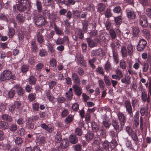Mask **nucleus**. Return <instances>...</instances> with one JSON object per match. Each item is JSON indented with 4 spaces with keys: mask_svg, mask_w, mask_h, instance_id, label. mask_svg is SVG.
Listing matches in <instances>:
<instances>
[{
    "mask_svg": "<svg viewBox=\"0 0 151 151\" xmlns=\"http://www.w3.org/2000/svg\"><path fill=\"white\" fill-rule=\"evenodd\" d=\"M16 78L15 75H12L10 71L5 70L3 71L0 75V80L6 81L9 80H14Z\"/></svg>",
    "mask_w": 151,
    "mask_h": 151,
    "instance_id": "f257e3e1",
    "label": "nucleus"
},
{
    "mask_svg": "<svg viewBox=\"0 0 151 151\" xmlns=\"http://www.w3.org/2000/svg\"><path fill=\"white\" fill-rule=\"evenodd\" d=\"M125 132L132 139L135 143H136L138 141V137L136 131L134 130L133 128L129 126H126L124 128Z\"/></svg>",
    "mask_w": 151,
    "mask_h": 151,
    "instance_id": "f03ea898",
    "label": "nucleus"
},
{
    "mask_svg": "<svg viewBox=\"0 0 151 151\" xmlns=\"http://www.w3.org/2000/svg\"><path fill=\"white\" fill-rule=\"evenodd\" d=\"M29 4L28 0H20L17 6V9L21 12L24 11L29 6Z\"/></svg>",
    "mask_w": 151,
    "mask_h": 151,
    "instance_id": "7ed1b4c3",
    "label": "nucleus"
},
{
    "mask_svg": "<svg viewBox=\"0 0 151 151\" xmlns=\"http://www.w3.org/2000/svg\"><path fill=\"white\" fill-rule=\"evenodd\" d=\"M34 22L35 24L38 26H42L46 23L44 18L41 15L35 16L34 17Z\"/></svg>",
    "mask_w": 151,
    "mask_h": 151,
    "instance_id": "20e7f679",
    "label": "nucleus"
},
{
    "mask_svg": "<svg viewBox=\"0 0 151 151\" xmlns=\"http://www.w3.org/2000/svg\"><path fill=\"white\" fill-rule=\"evenodd\" d=\"M40 126L42 128L48 133H52L54 130V126L50 124H47L45 123H43L41 124Z\"/></svg>",
    "mask_w": 151,
    "mask_h": 151,
    "instance_id": "39448f33",
    "label": "nucleus"
},
{
    "mask_svg": "<svg viewBox=\"0 0 151 151\" xmlns=\"http://www.w3.org/2000/svg\"><path fill=\"white\" fill-rule=\"evenodd\" d=\"M147 42L144 39L140 40L137 46V48L138 51H141L143 50L147 45Z\"/></svg>",
    "mask_w": 151,
    "mask_h": 151,
    "instance_id": "423d86ee",
    "label": "nucleus"
},
{
    "mask_svg": "<svg viewBox=\"0 0 151 151\" xmlns=\"http://www.w3.org/2000/svg\"><path fill=\"white\" fill-rule=\"evenodd\" d=\"M14 91L19 96H22L24 94V90L20 85H16L13 87Z\"/></svg>",
    "mask_w": 151,
    "mask_h": 151,
    "instance_id": "0eeeda50",
    "label": "nucleus"
},
{
    "mask_svg": "<svg viewBox=\"0 0 151 151\" xmlns=\"http://www.w3.org/2000/svg\"><path fill=\"white\" fill-rule=\"evenodd\" d=\"M91 54L93 56H103L105 55V53L102 49H99L96 50H92L91 51Z\"/></svg>",
    "mask_w": 151,
    "mask_h": 151,
    "instance_id": "6e6552de",
    "label": "nucleus"
},
{
    "mask_svg": "<svg viewBox=\"0 0 151 151\" xmlns=\"http://www.w3.org/2000/svg\"><path fill=\"white\" fill-rule=\"evenodd\" d=\"M141 97L142 102H147L148 104L150 102V99L151 98L148 95H147V93L144 91H142Z\"/></svg>",
    "mask_w": 151,
    "mask_h": 151,
    "instance_id": "1a4fd4ad",
    "label": "nucleus"
},
{
    "mask_svg": "<svg viewBox=\"0 0 151 151\" xmlns=\"http://www.w3.org/2000/svg\"><path fill=\"white\" fill-rule=\"evenodd\" d=\"M125 105L126 108V111L130 116L132 113V108L130 101L126 100L125 102Z\"/></svg>",
    "mask_w": 151,
    "mask_h": 151,
    "instance_id": "9d476101",
    "label": "nucleus"
},
{
    "mask_svg": "<svg viewBox=\"0 0 151 151\" xmlns=\"http://www.w3.org/2000/svg\"><path fill=\"white\" fill-rule=\"evenodd\" d=\"M139 24L142 26L146 27L147 26V21L145 15L142 14L140 15Z\"/></svg>",
    "mask_w": 151,
    "mask_h": 151,
    "instance_id": "9b49d317",
    "label": "nucleus"
},
{
    "mask_svg": "<svg viewBox=\"0 0 151 151\" xmlns=\"http://www.w3.org/2000/svg\"><path fill=\"white\" fill-rule=\"evenodd\" d=\"M72 79L74 84L80 85L81 84L79 76L76 73H73L72 74Z\"/></svg>",
    "mask_w": 151,
    "mask_h": 151,
    "instance_id": "f8f14e48",
    "label": "nucleus"
},
{
    "mask_svg": "<svg viewBox=\"0 0 151 151\" xmlns=\"http://www.w3.org/2000/svg\"><path fill=\"white\" fill-rule=\"evenodd\" d=\"M79 86L74 84L72 86L75 94L77 96H80L82 94V89Z\"/></svg>",
    "mask_w": 151,
    "mask_h": 151,
    "instance_id": "ddd939ff",
    "label": "nucleus"
},
{
    "mask_svg": "<svg viewBox=\"0 0 151 151\" xmlns=\"http://www.w3.org/2000/svg\"><path fill=\"white\" fill-rule=\"evenodd\" d=\"M25 126L27 129L29 130L33 129L34 125V124L32 123V120L31 118H28L27 119L26 121Z\"/></svg>",
    "mask_w": 151,
    "mask_h": 151,
    "instance_id": "4468645a",
    "label": "nucleus"
},
{
    "mask_svg": "<svg viewBox=\"0 0 151 151\" xmlns=\"http://www.w3.org/2000/svg\"><path fill=\"white\" fill-rule=\"evenodd\" d=\"M150 112L148 110V104H146V106H144L142 107L140 109V113L142 116H144L145 114L147 115Z\"/></svg>",
    "mask_w": 151,
    "mask_h": 151,
    "instance_id": "2eb2a0df",
    "label": "nucleus"
},
{
    "mask_svg": "<svg viewBox=\"0 0 151 151\" xmlns=\"http://www.w3.org/2000/svg\"><path fill=\"white\" fill-rule=\"evenodd\" d=\"M77 61L80 63L82 66L86 67L87 64L86 61L84 60L83 57V55H81L78 56L77 59Z\"/></svg>",
    "mask_w": 151,
    "mask_h": 151,
    "instance_id": "dca6fc26",
    "label": "nucleus"
},
{
    "mask_svg": "<svg viewBox=\"0 0 151 151\" xmlns=\"http://www.w3.org/2000/svg\"><path fill=\"white\" fill-rule=\"evenodd\" d=\"M103 123L104 126L106 128H109L111 125L110 121L109 118L106 117V115L103 119Z\"/></svg>",
    "mask_w": 151,
    "mask_h": 151,
    "instance_id": "f3484780",
    "label": "nucleus"
},
{
    "mask_svg": "<svg viewBox=\"0 0 151 151\" xmlns=\"http://www.w3.org/2000/svg\"><path fill=\"white\" fill-rule=\"evenodd\" d=\"M69 141L71 143L75 144L78 142V138L75 135H71L69 136Z\"/></svg>",
    "mask_w": 151,
    "mask_h": 151,
    "instance_id": "a211bd4d",
    "label": "nucleus"
},
{
    "mask_svg": "<svg viewBox=\"0 0 151 151\" xmlns=\"http://www.w3.org/2000/svg\"><path fill=\"white\" fill-rule=\"evenodd\" d=\"M36 37L37 42L40 44H42L44 42V39L43 36L40 32H38Z\"/></svg>",
    "mask_w": 151,
    "mask_h": 151,
    "instance_id": "6ab92c4d",
    "label": "nucleus"
},
{
    "mask_svg": "<svg viewBox=\"0 0 151 151\" xmlns=\"http://www.w3.org/2000/svg\"><path fill=\"white\" fill-rule=\"evenodd\" d=\"M35 5L36 6L38 12L41 13L42 10V6L41 2L39 0H36Z\"/></svg>",
    "mask_w": 151,
    "mask_h": 151,
    "instance_id": "aec40b11",
    "label": "nucleus"
},
{
    "mask_svg": "<svg viewBox=\"0 0 151 151\" xmlns=\"http://www.w3.org/2000/svg\"><path fill=\"white\" fill-rule=\"evenodd\" d=\"M117 116L121 123H125L126 118L124 114L122 112H119L117 114Z\"/></svg>",
    "mask_w": 151,
    "mask_h": 151,
    "instance_id": "412c9836",
    "label": "nucleus"
},
{
    "mask_svg": "<svg viewBox=\"0 0 151 151\" xmlns=\"http://www.w3.org/2000/svg\"><path fill=\"white\" fill-rule=\"evenodd\" d=\"M15 31L14 28L11 27H9L7 35L9 38H11L13 37L15 35Z\"/></svg>",
    "mask_w": 151,
    "mask_h": 151,
    "instance_id": "4be33fe9",
    "label": "nucleus"
},
{
    "mask_svg": "<svg viewBox=\"0 0 151 151\" xmlns=\"http://www.w3.org/2000/svg\"><path fill=\"white\" fill-rule=\"evenodd\" d=\"M55 34V31L53 30L51 31L49 34L47 33L45 36V40L49 42L50 40L53 38V37Z\"/></svg>",
    "mask_w": 151,
    "mask_h": 151,
    "instance_id": "5701e85b",
    "label": "nucleus"
},
{
    "mask_svg": "<svg viewBox=\"0 0 151 151\" xmlns=\"http://www.w3.org/2000/svg\"><path fill=\"white\" fill-rule=\"evenodd\" d=\"M69 142L68 140L65 139H63L60 145V147L63 149L66 148L68 146Z\"/></svg>",
    "mask_w": 151,
    "mask_h": 151,
    "instance_id": "b1692460",
    "label": "nucleus"
},
{
    "mask_svg": "<svg viewBox=\"0 0 151 151\" xmlns=\"http://www.w3.org/2000/svg\"><path fill=\"white\" fill-rule=\"evenodd\" d=\"M87 42L88 46L91 47H93L96 46V43L90 37H88L87 39Z\"/></svg>",
    "mask_w": 151,
    "mask_h": 151,
    "instance_id": "393cba45",
    "label": "nucleus"
},
{
    "mask_svg": "<svg viewBox=\"0 0 151 151\" xmlns=\"http://www.w3.org/2000/svg\"><path fill=\"white\" fill-rule=\"evenodd\" d=\"M127 49L128 50V53L129 55L131 56L133 54L134 51V47L132 44L129 43L127 45Z\"/></svg>",
    "mask_w": 151,
    "mask_h": 151,
    "instance_id": "a878e982",
    "label": "nucleus"
},
{
    "mask_svg": "<svg viewBox=\"0 0 151 151\" xmlns=\"http://www.w3.org/2000/svg\"><path fill=\"white\" fill-rule=\"evenodd\" d=\"M127 16L129 19H134L136 17L135 13L133 11L127 12Z\"/></svg>",
    "mask_w": 151,
    "mask_h": 151,
    "instance_id": "bb28decb",
    "label": "nucleus"
},
{
    "mask_svg": "<svg viewBox=\"0 0 151 151\" xmlns=\"http://www.w3.org/2000/svg\"><path fill=\"white\" fill-rule=\"evenodd\" d=\"M94 133L93 132H88L86 134L85 137L87 140L90 141L93 139L94 137Z\"/></svg>",
    "mask_w": 151,
    "mask_h": 151,
    "instance_id": "cd10ccee",
    "label": "nucleus"
},
{
    "mask_svg": "<svg viewBox=\"0 0 151 151\" xmlns=\"http://www.w3.org/2000/svg\"><path fill=\"white\" fill-rule=\"evenodd\" d=\"M16 19L19 23H22L24 21L25 18L22 15L19 14L16 16Z\"/></svg>",
    "mask_w": 151,
    "mask_h": 151,
    "instance_id": "c85d7f7f",
    "label": "nucleus"
},
{
    "mask_svg": "<svg viewBox=\"0 0 151 151\" xmlns=\"http://www.w3.org/2000/svg\"><path fill=\"white\" fill-rule=\"evenodd\" d=\"M46 45L48 48V49L51 53L54 52L55 49L54 48V45L53 44L51 43L50 42H47L46 44Z\"/></svg>",
    "mask_w": 151,
    "mask_h": 151,
    "instance_id": "c756f323",
    "label": "nucleus"
},
{
    "mask_svg": "<svg viewBox=\"0 0 151 151\" xmlns=\"http://www.w3.org/2000/svg\"><path fill=\"white\" fill-rule=\"evenodd\" d=\"M73 116L71 115H69L65 119V123L67 124H69L73 121Z\"/></svg>",
    "mask_w": 151,
    "mask_h": 151,
    "instance_id": "7c9ffc66",
    "label": "nucleus"
},
{
    "mask_svg": "<svg viewBox=\"0 0 151 151\" xmlns=\"http://www.w3.org/2000/svg\"><path fill=\"white\" fill-rule=\"evenodd\" d=\"M9 127L8 123L5 122L1 121L0 122V128L2 129H5Z\"/></svg>",
    "mask_w": 151,
    "mask_h": 151,
    "instance_id": "2f4dec72",
    "label": "nucleus"
},
{
    "mask_svg": "<svg viewBox=\"0 0 151 151\" xmlns=\"http://www.w3.org/2000/svg\"><path fill=\"white\" fill-rule=\"evenodd\" d=\"M1 118L4 120L9 122H11L12 121V118L6 114L2 115L1 116Z\"/></svg>",
    "mask_w": 151,
    "mask_h": 151,
    "instance_id": "473e14b6",
    "label": "nucleus"
},
{
    "mask_svg": "<svg viewBox=\"0 0 151 151\" xmlns=\"http://www.w3.org/2000/svg\"><path fill=\"white\" fill-rule=\"evenodd\" d=\"M54 29L56 34L58 35H61L63 34V29L56 25L54 26Z\"/></svg>",
    "mask_w": 151,
    "mask_h": 151,
    "instance_id": "72a5a7b5",
    "label": "nucleus"
},
{
    "mask_svg": "<svg viewBox=\"0 0 151 151\" xmlns=\"http://www.w3.org/2000/svg\"><path fill=\"white\" fill-rule=\"evenodd\" d=\"M113 52V56L114 58V61L116 63V64L119 61L118 55L117 53L116 52L115 50H113L112 51Z\"/></svg>",
    "mask_w": 151,
    "mask_h": 151,
    "instance_id": "f704fd0d",
    "label": "nucleus"
},
{
    "mask_svg": "<svg viewBox=\"0 0 151 151\" xmlns=\"http://www.w3.org/2000/svg\"><path fill=\"white\" fill-rule=\"evenodd\" d=\"M130 78L128 75H125V77L121 80V82L122 83H126L129 84L130 82Z\"/></svg>",
    "mask_w": 151,
    "mask_h": 151,
    "instance_id": "c9c22d12",
    "label": "nucleus"
},
{
    "mask_svg": "<svg viewBox=\"0 0 151 151\" xmlns=\"http://www.w3.org/2000/svg\"><path fill=\"white\" fill-rule=\"evenodd\" d=\"M36 81V79L33 76H30L28 78V82L30 84H35Z\"/></svg>",
    "mask_w": 151,
    "mask_h": 151,
    "instance_id": "e433bc0d",
    "label": "nucleus"
},
{
    "mask_svg": "<svg viewBox=\"0 0 151 151\" xmlns=\"http://www.w3.org/2000/svg\"><path fill=\"white\" fill-rule=\"evenodd\" d=\"M142 33L144 36L147 39H150V35L149 31L146 29H144L142 30Z\"/></svg>",
    "mask_w": 151,
    "mask_h": 151,
    "instance_id": "4c0bfd02",
    "label": "nucleus"
},
{
    "mask_svg": "<svg viewBox=\"0 0 151 151\" xmlns=\"http://www.w3.org/2000/svg\"><path fill=\"white\" fill-rule=\"evenodd\" d=\"M109 32L112 40H114L116 36L115 31L113 29H110L109 30Z\"/></svg>",
    "mask_w": 151,
    "mask_h": 151,
    "instance_id": "58836bf2",
    "label": "nucleus"
},
{
    "mask_svg": "<svg viewBox=\"0 0 151 151\" xmlns=\"http://www.w3.org/2000/svg\"><path fill=\"white\" fill-rule=\"evenodd\" d=\"M38 52L39 55L41 57H44L47 54V52L43 49H40Z\"/></svg>",
    "mask_w": 151,
    "mask_h": 151,
    "instance_id": "ea45409f",
    "label": "nucleus"
},
{
    "mask_svg": "<svg viewBox=\"0 0 151 151\" xmlns=\"http://www.w3.org/2000/svg\"><path fill=\"white\" fill-rule=\"evenodd\" d=\"M121 53L123 57H126L127 55V50L125 47L123 46L121 48Z\"/></svg>",
    "mask_w": 151,
    "mask_h": 151,
    "instance_id": "a19ab883",
    "label": "nucleus"
},
{
    "mask_svg": "<svg viewBox=\"0 0 151 151\" xmlns=\"http://www.w3.org/2000/svg\"><path fill=\"white\" fill-rule=\"evenodd\" d=\"M143 73L146 72L148 70L149 65L147 63L144 62L142 65Z\"/></svg>",
    "mask_w": 151,
    "mask_h": 151,
    "instance_id": "79ce46f5",
    "label": "nucleus"
},
{
    "mask_svg": "<svg viewBox=\"0 0 151 151\" xmlns=\"http://www.w3.org/2000/svg\"><path fill=\"white\" fill-rule=\"evenodd\" d=\"M132 30L134 35L135 36H137L139 32V30L137 27H133Z\"/></svg>",
    "mask_w": 151,
    "mask_h": 151,
    "instance_id": "37998d69",
    "label": "nucleus"
},
{
    "mask_svg": "<svg viewBox=\"0 0 151 151\" xmlns=\"http://www.w3.org/2000/svg\"><path fill=\"white\" fill-rule=\"evenodd\" d=\"M98 10L100 12L103 11L106 7V6L104 4L101 3L98 4Z\"/></svg>",
    "mask_w": 151,
    "mask_h": 151,
    "instance_id": "c03bdc74",
    "label": "nucleus"
},
{
    "mask_svg": "<svg viewBox=\"0 0 151 151\" xmlns=\"http://www.w3.org/2000/svg\"><path fill=\"white\" fill-rule=\"evenodd\" d=\"M61 140V135L60 133L57 132L55 137V141L56 142H59Z\"/></svg>",
    "mask_w": 151,
    "mask_h": 151,
    "instance_id": "a18cd8bd",
    "label": "nucleus"
},
{
    "mask_svg": "<svg viewBox=\"0 0 151 151\" xmlns=\"http://www.w3.org/2000/svg\"><path fill=\"white\" fill-rule=\"evenodd\" d=\"M119 65L120 68L123 70H124L126 68V63L123 60H122L120 61Z\"/></svg>",
    "mask_w": 151,
    "mask_h": 151,
    "instance_id": "49530a36",
    "label": "nucleus"
},
{
    "mask_svg": "<svg viewBox=\"0 0 151 151\" xmlns=\"http://www.w3.org/2000/svg\"><path fill=\"white\" fill-rule=\"evenodd\" d=\"M14 142L16 145H20L22 143L23 141L22 138L18 137H16Z\"/></svg>",
    "mask_w": 151,
    "mask_h": 151,
    "instance_id": "de8ad7c7",
    "label": "nucleus"
},
{
    "mask_svg": "<svg viewBox=\"0 0 151 151\" xmlns=\"http://www.w3.org/2000/svg\"><path fill=\"white\" fill-rule=\"evenodd\" d=\"M112 14L111 13V9L109 8H108L105 13V15L106 18H109L112 16Z\"/></svg>",
    "mask_w": 151,
    "mask_h": 151,
    "instance_id": "09e8293b",
    "label": "nucleus"
},
{
    "mask_svg": "<svg viewBox=\"0 0 151 151\" xmlns=\"http://www.w3.org/2000/svg\"><path fill=\"white\" fill-rule=\"evenodd\" d=\"M98 134H100V136L102 138H105L106 137V135L105 131L103 129H101L98 131Z\"/></svg>",
    "mask_w": 151,
    "mask_h": 151,
    "instance_id": "8fccbe9b",
    "label": "nucleus"
},
{
    "mask_svg": "<svg viewBox=\"0 0 151 151\" xmlns=\"http://www.w3.org/2000/svg\"><path fill=\"white\" fill-rule=\"evenodd\" d=\"M56 45H61L64 44L63 38L60 37H58L56 40H54Z\"/></svg>",
    "mask_w": 151,
    "mask_h": 151,
    "instance_id": "3c124183",
    "label": "nucleus"
},
{
    "mask_svg": "<svg viewBox=\"0 0 151 151\" xmlns=\"http://www.w3.org/2000/svg\"><path fill=\"white\" fill-rule=\"evenodd\" d=\"M31 44V47L32 51L34 52L36 51L37 49V45L36 42L35 41H32L30 42Z\"/></svg>",
    "mask_w": 151,
    "mask_h": 151,
    "instance_id": "603ef678",
    "label": "nucleus"
},
{
    "mask_svg": "<svg viewBox=\"0 0 151 151\" xmlns=\"http://www.w3.org/2000/svg\"><path fill=\"white\" fill-rule=\"evenodd\" d=\"M91 124L92 130L96 132H98L99 127L97 125V124H96L95 122H93Z\"/></svg>",
    "mask_w": 151,
    "mask_h": 151,
    "instance_id": "864d4df0",
    "label": "nucleus"
},
{
    "mask_svg": "<svg viewBox=\"0 0 151 151\" xmlns=\"http://www.w3.org/2000/svg\"><path fill=\"white\" fill-rule=\"evenodd\" d=\"M15 93V92L13 87L8 93V96L9 97L12 98L13 97Z\"/></svg>",
    "mask_w": 151,
    "mask_h": 151,
    "instance_id": "5fc2aeb1",
    "label": "nucleus"
},
{
    "mask_svg": "<svg viewBox=\"0 0 151 151\" xmlns=\"http://www.w3.org/2000/svg\"><path fill=\"white\" fill-rule=\"evenodd\" d=\"M50 66L53 67H55L57 65V62L55 59L52 58L50 61Z\"/></svg>",
    "mask_w": 151,
    "mask_h": 151,
    "instance_id": "6e6d98bb",
    "label": "nucleus"
},
{
    "mask_svg": "<svg viewBox=\"0 0 151 151\" xmlns=\"http://www.w3.org/2000/svg\"><path fill=\"white\" fill-rule=\"evenodd\" d=\"M112 125L114 127V129L116 130L119 127L118 123L117 121L116 120H113L112 123Z\"/></svg>",
    "mask_w": 151,
    "mask_h": 151,
    "instance_id": "4d7b16f0",
    "label": "nucleus"
},
{
    "mask_svg": "<svg viewBox=\"0 0 151 151\" xmlns=\"http://www.w3.org/2000/svg\"><path fill=\"white\" fill-rule=\"evenodd\" d=\"M104 79L106 86H109L111 85V83L108 76L104 75Z\"/></svg>",
    "mask_w": 151,
    "mask_h": 151,
    "instance_id": "13d9d810",
    "label": "nucleus"
},
{
    "mask_svg": "<svg viewBox=\"0 0 151 151\" xmlns=\"http://www.w3.org/2000/svg\"><path fill=\"white\" fill-rule=\"evenodd\" d=\"M80 12L77 10L73 11V14L74 18L80 17Z\"/></svg>",
    "mask_w": 151,
    "mask_h": 151,
    "instance_id": "bf43d9fd",
    "label": "nucleus"
},
{
    "mask_svg": "<svg viewBox=\"0 0 151 151\" xmlns=\"http://www.w3.org/2000/svg\"><path fill=\"white\" fill-rule=\"evenodd\" d=\"M44 65L43 63H39L36 65V70L40 71L44 67Z\"/></svg>",
    "mask_w": 151,
    "mask_h": 151,
    "instance_id": "052dcab7",
    "label": "nucleus"
},
{
    "mask_svg": "<svg viewBox=\"0 0 151 151\" xmlns=\"http://www.w3.org/2000/svg\"><path fill=\"white\" fill-rule=\"evenodd\" d=\"M116 74L118 77L120 79L123 76V74L121 70L119 68H117L116 70Z\"/></svg>",
    "mask_w": 151,
    "mask_h": 151,
    "instance_id": "680f3d73",
    "label": "nucleus"
},
{
    "mask_svg": "<svg viewBox=\"0 0 151 151\" xmlns=\"http://www.w3.org/2000/svg\"><path fill=\"white\" fill-rule=\"evenodd\" d=\"M69 113L67 109H64L61 112V116L64 118L67 116Z\"/></svg>",
    "mask_w": 151,
    "mask_h": 151,
    "instance_id": "e2e57ef3",
    "label": "nucleus"
},
{
    "mask_svg": "<svg viewBox=\"0 0 151 151\" xmlns=\"http://www.w3.org/2000/svg\"><path fill=\"white\" fill-rule=\"evenodd\" d=\"M101 90L104 89L105 88V84L103 80L100 79L98 81Z\"/></svg>",
    "mask_w": 151,
    "mask_h": 151,
    "instance_id": "0e129e2a",
    "label": "nucleus"
},
{
    "mask_svg": "<svg viewBox=\"0 0 151 151\" xmlns=\"http://www.w3.org/2000/svg\"><path fill=\"white\" fill-rule=\"evenodd\" d=\"M95 62L96 59L94 58L90 60L89 61V63L91 67L93 69H94L95 68V66L93 64Z\"/></svg>",
    "mask_w": 151,
    "mask_h": 151,
    "instance_id": "69168bd1",
    "label": "nucleus"
},
{
    "mask_svg": "<svg viewBox=\"0 0 151 151\" xmlns=\"http://www.w3.org/2000/svg\"><path fill=\"white\" fill-rule=\"evenodd\" d=\"M35 94L34 93H31L28 96L29 100L30 101H34L35 99Z\"/></svg>",
    "mask_w": 151,
    "mask_h": 151,
    "instance_id": "338daca9",
    "label": "nucleus"
},
{
    "mask_svg": "<svg viewBox=\"0 0 151 151\" xmlns=\"http://www.w3.org/2000/svg\"><path fill=\"white\" fill-rule=\"evenodd\" d=\"M17 133L21 136H23L25 134V131L23 128H20L17 131Z\"/></svg>",
    "mask_w": 151,
    "mask_h": 151,
    "instance_id": "774afa93",
    "label": "nucleus"
}]
</instances>
